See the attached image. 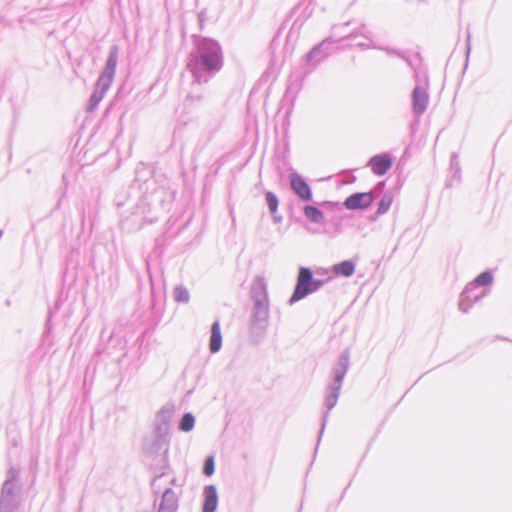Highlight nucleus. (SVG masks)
Masks as SVG:
<instances>
[{"instance_id":"1","label":"nucleus","mask_w":512,"mask_h":512,"mask_svg":"<svg viewBox=\"0 0 512 512\" xmlns=\"http://www.w3.org/2000/svg\"><path fill=\"white\" fill-rule=\"evenodd\" d=\"M222 67L223 53L220 44L211 38H199L187 62V69L193 76L192 91L187 99L191 102L201 101L203 94L197 92V88L207 83Z\"/></svg>"},{"instance_id":"2","label":"nucleus","mask_w":512,"mask_h":512,"mask_svg":"<svg viewBox=\"0 0 512 512\" xmlns=\"http://www.w3.org/2000/svg\"><path fill=\"white\" fill-rule=\"evenodd\" d=\"M349 365H350V353L348 350H345L339 356L337 362L333 366V368L331 370V378L326 387L325 400H324V406L326 408V411L323 412L322 424H321L318 442L320 441V438L324 432V429H325V426H326V423L328 420V413L337 404L340 390L342 388L343 380L348 371Z\"/></svg>"},{"instance_id":"3","label":"nucleus","mask_w":512,"mask_h":512,"mask_svg":"<svg viewBox=\"0 0 512 512\" xmlns=\"http://www.w3.org/2000/svg\"><path fill=\"white\" fill-rule=\"evenodd\" d=\"M361 36L365 39V41H359L356 43L357 46L362 48H377V46L372 42L371 33L367 30L365 24L361 25L359 31L351 32L347 36L340 38L338 41L333 40L332 37L326 38L318 45L314 46L309 53L305 56V62L310 67V69H314L319 65L325 58H327L332 52V44L336 42H341L343 40H355L357 37Z\"/></svg>"},{"instance_id":"4","label":"nucleus","mask_w":512,"mask_h":512,"mask_svg":"<svg viewBox=\"0 0 512 512\" xmlns=\"http://www.w3.org/2000/svg\"><path fill=\"white\" fill-rule=\"evenodd\" d=\"M251 296L254 302L251 318V330L253 333H264L269 319V300L267 285L263 278H257L251 288Z\"/></svg>"},{"instance_id":"5","label":"nucleus","mask_w":512,"mask_h":512,"mask_svg":"<svg viewBox=\"0 0 512 512\" xmlns=\"http://www.w3.org/2000/svg\"><path fill=\"white\" fill-rule=\"evenodd\" d=\"M118 58L119 48L117 45H112L109 49V54L106 60L104 70L100 74L95 84V89L90 97L88 107L89 110H93L98 106V104L103 99L105 93L110 88L115 76Z\"/></svg>"},{"instance_id":"6","label":"nucleus","mask_w":512,"mask_h":512,"mask_svg":"<svg viewBox=\"0 0 512 512\" xmlns=\"http://www.w3.org/2000/svg\"><path fill=\"white\" fill-rule=\"evenodd\" d=\"M19 470L11 467L1 488L0 512H16L20 505Z\"/></svg>"},{"instance_id":"7","label":"nucleus","mask_w":512,"mask_h":512,"mask_svg":"<svg viewBox=\"0 0 512 512\" xmlns=\"http://www.w3.org/2000/svg\"><path fill=\"white\" fill-rule=\"evenodd\" d=\"M174 414V406L172 404L164 405L156 414L154 420L155 443L161 446L168 436L171 420Z\"/></svg>"},{"instance_id":"8","label":"nucleus","mask_w":512,"mask_h":512,"mask_svg":"<svg viewBox=\"0 0 512 512\" xmlns=\"http://www.w3.org/2000/svg\"><path fill=\"white\" fill-rule=\"evenodd\" d=\"M312 272L307 267H300L297 283L295 289L293 291L292 296L289 299V304H294L301 299L305 298L307 295L312 293Z\"/></svg>"},{"instance_id":"9","label":"nucleus","mask_w":512,"mask_h":512,"mask_svg":"<svg viewBox=\"0 0 512 512\" xmlns=\"http://www.w3.org/2000/svg\"><path fill=\"white\" fill-rule=\"evenodd\" d=\"M489 292L488 288H480L468 283L460 294L458 307L463 313H467L473 305L485 297Z\"/></svg>"},{"instance_id":"10","label":"nucleus","mask_w":512,"mask_h":512,"mask_svg":"<svg viewBox=\"0 0 512 512\" xmlns=\"http://www.w3.org/2000/svg\"><path fill=\"white\" fill-rule=\"evenodd\" d=\"M290 185L293 192L303 201L312 200V191L306 180L297 172L289 175Z\"/></svg>"},{"instance_id":"11","label":"nucleus","mask_w":512,"mask_h":512,"mask_svg":"<svg viewBox=\"0 0 512 512\" xmlns=\"http://www.w3.org/2000/svg\"><path fill=\"white\" fill-rule=\"evenodd\" d=\"M374 200L371 192L354 193L346 198L344 206L348 210H358L368 208Z\"/></svg>"},{"instance_id":"12","label":"nucleus","mask_w":512,"mask_h":512,"mask_svg":"<svg viewBox=\"0 0 512 512\" xmlns=\"http://www.w3.org/2000/svg\"><path fill=\"white\" fill-rule=\"evenodd\" d=\"M428 101L427 89L422 85L416 84L412 92L413 112L417 115L423 114L427 108Z\"/></svg>"},{"instance_id":"13","label":"nucleus","mask_w":512,"mask_h":512,"mask_svg":"<svg viewBox=\"0 0 512 512\" xmlns=\"http://www.w3.org/2000/svg\"><path fill=\"white\" fill-rule=\"evenodd\" d=\"M368 166L375 175L382 176L392 167V158L387 153L378 154L369 160Z\"/></svg>"},{"instance_id":"14","label":"nucleus","mask_w":512,"mask_h":512,"mask_svg":"<svg viewBox=\"0 0 512 512\" xmlns=\"http://www.w3.org/2000/svg\"><path fill=\"white\" fill-rule=\"evenodd\" d=\"M178 501V493L171 488H165L162 492L157 512H176L178 509Z\"/></svg>"},{"instance_id":"15","label":"nucleus","mask_w":512,"mask_h":512,"mask_svg":"<svg viewBox=\"0 0 512 512\" xmlns=\"http://www.w3.org/2000/svg\"><path fill=\"white\" fill-rule=\"evenodd\" d=\"M203 509L202 512H215L218 504V493L214 485H208L203 491Z\"/></svg>"},{"instance_id":"16","label":"nucleus","mask_w":512,"mask_h":512,"mask_svg":"<svg viewBox=\"0 0 512 512\" xmlns=\"http://www.w3.org/2000/svg\"><path fill=\"white\" fill-rule=\"evenodd\" d=\"M222 347V335L220 330V323L218 320L214 321L211 326V336L209 340V349L211 353H217Z\"/></svg>"},{"instance_id":"17","label":"nucleus","mask_w":512,"mask_h":512,"mask_svg":"<svg viewBox=\"0 0 512 512\" xmlns=\"http://www.w3.org/2000/svg\"><path fill=\"white\" fill-rule=\"evenodd\" d=\"M356 264L352 260H345L335 264L332 270L337 276L350 277L355 272Z\"/></svg>"},{"instance_id":"18","label":"nucleus","mask_w":512,"mask_h":512,"mask_svg":"<svg viewBox=\"0 0 512 512\" xmlns=\"http://www.w3.org/2000/svg\"><path fill=\"white\" fill-rule=\"evenodd\" d=\"M303 213L305 217L313 223L323 224L325 222L324 213L315 206L306 205L303 208Z\"/></svg>"},{"instance_id":"19","label":"nucleus","mask_w":512,"mask_h":512,"mask_svg":"<svg viewBox=\"0 0 512 512\" xmlns=\"http://www.w3.org/2000/svg\"><path fill=\"white\" fill-rule=\"evenodd\" d=\"M493 282V275L490 271L479 274L471 283L480 288H487Z\"/></svg>"},{"instance_id":"20","label":"nucleus","mask_w":512,"mask_h":512,"mask_svg":"<svg viewBox=\"0 0 512 512\" xmlns=\"http://www.w3.org/2000/svg\"><path fill=\"white\" fill-rule=\"evenodd\" d=\"M173 296L177 302L188 303L190 300L189 291L183 285H178L174 288Z\"/></svg>"},{"instance_id":"21","label":"nucleus","mask_w":512,"mask_h":512,"mask_svg":"<svg viewBox=\"0 0 512 512\" xmlns=\"http://www.w3.org/2000/svg\"><path fill=\"white\" fill-rule=\"evenodd\" d=\"M195 418L191 413H185L180 421L179 429L183 432H189L194 428Z\"/></svg>"},{"instance_id":"22","label":"nucleus","mask_w":512,"mask_h":512,"mask_svg":"<svg viewBox=\"0 0 512 512\" xmlns=\"http://www.w3.org/2000/svg\"><path fill=\"white\" fill-rule=\"evenodd\" d=\"M162 482H168V483L173 484L175 482V478L170 477L169 475H166V474H162V475L154 478V480L152 481V488L155 493L160 492Z\"/></svg>"},{"instance_id":"23","label":"nucleus","mask_w":512,"mask_h":512,"mask_svg":"<svg viewBox=\"0 0 512 512\" xmlns=\"http://www.w3.org/2000/svg\"><path fill=\"white\" fill-rule=\"evenodd\" d=\"M391 204H392V197L388 194H385L381 198V200L378 204L377 214L378 215L385 214L389 210Z\"/></svg>"},{"instance_id":"24","label":"nucleus","mask_w":512,"mask_h":512,"mask_svg":"<svg viewBox=\"0 0 512 512\" xmlns=\"http://www.w3.org/2000/svg\"><path fill=\"white\" fill-rule=\"evenodd\" d=\"M266 202L269 208V211L274 214L278 209V198L273 192H266L265 194Z\"/></svg>"},{"instance_id":"25","label":"nucleus","mask_w":512,"mask_h":512,"mask_svg":"<svg viewBox=\"0 0 512 512\" xmlns=\"http://www.w3.org/2000/svg\"><path fill=\"white\" fill-rule=\"evenodd\" d=\"M215 467H214V458L213 456H208L205 459L204 467H203V473L206 476H211L214 473Z\"/></svg>"},{"instance_id":"26","label":"nucleus","mask_w":512,"mask_h":512,"mask_svg":"<svg viewBox=\"0 0 512 512\" xmlns=\"http://www.w3.org/2000/svg\"><path fill=\"white\" fill-rule=\"evenodd\" d=\"M312 293L318 291L324 284V280H320V279H314L312 277Z\"/></svg>"},{"instance_id":"27","label":"nucleus","mask_w":512,"mask_h":512,"mask_svg":"<svg viewBox=\"0 0 512 512\" xmlns=\"http://www.w3.org/2000/svg\"><path fill=\"white\" fill-rule=\"evenodd\" d=\"M385 51H386V53H387L388 55H394V54L399 55V53H397L396 51H394V50H392V49H389V48H386V49H385Z\"/></svg>"},{"instance_id":"28","label":"nucleus","mask_w":512,"mask_h":512,"mask_svg":"<svg viewBox=\"0 0 512 512\" xmlns=\"http://www.w3.org/2000/svg\"><path fill=\"white\" fill-rule=\"evenodd\" d=\"M337 28H339V27L335 26V27H333V30H336ZM334 34H337V31H334Z\"/></svg>"},{"instance_id":"29","label":"nucleus","mask_w":512,"mask_h":512,"mask_svg":"<svg viewBox=\"0 0 512 512\" xmlns=\"http://www.w3.org/2000/svg\"><path fill=\"white\" fill-rule=\"evenodd\" d=\"M348 24H349V23H344V24L342 25V27L347 26ZM338 27H339V28H341V26H338Z\"/></svg>"},{"instance_id":"30","label":"nucleus","mask_w":512,"mask_h":512,"mask_svg":"<svg viewBox=\"0 0 512 512\" xmlns=\"http://www.w3.org/2000/svg\"><path fill=\"white\" fill-rule=\"evenodd\" d=\"M467 41L469 42L470 41V36L467 37ZM470 49V47L468 46V50Z\"/></svg>"}]
</instances>
